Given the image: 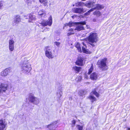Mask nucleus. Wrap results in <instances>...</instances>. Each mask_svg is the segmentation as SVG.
<instances>
[{
    "instance_id": "obj_45",
    "label": "nucleus",
    "mask_w": 130,
    "mask_h": 130,
    "mask_svg": "<svg viewBox=\"0 0 130 130\" xmlns=\"http://www.w3.org/2000/svg\"><path fill=\"white\" fill-rule=\"evenodd\" d=\"M74 17V16H72V18H73Z\"/></svg>"
},
{
    "instance_id": "obj_40",
    "label": "nucleus",
    "mask_w": 130,
    "mask_h": 130,
    "mask_svg": "<svg viewBox=\"0 0 130 130\" xmlns=\"http://www.w3.org/2000/svg\"><path fill=\"white\" fill-rule=\"evenodd\" d=\"M76 123V121L75 120H73L72 121V123L73 124H74H74Z\"/></svg>"
},
{
    "instance_id": "obj_12",
    "label": "nucleus",
    "mask_w": 130,
    "mask_h": 130,
    "mask_svg": "<svg viewBox=\"0 0 130 130\" xmlns=\"http://www.w3.org/2000/svg\"><path fill=\"white\" fill-rule=\"evenodd\" d=\"M73 12L78 13H81L83 11V8H74L72 9Z\"/></svg>"
},
{
    "instance_id": "obj_28",
    "label": "nucleus",
    "mask_w": 130,
    "mask_h": 130,
    "mask_svg": "<svg viewBox=\"0 0 130 130\" xmlns=\"http://www.w3.org/2000/svg\"><path fill=\"white\" fill-rule=\"evenodd\" d=\"M40 2L43 3L45 6H46L47 1V0H39Z\"/></svg>"
},
{
    "instance_id": "obj_26",
    "label": "nucleus",
    "mask_w": 130,
    "mask_h": 130,
    "mask_svg": "<svg viewBox=\"0 0 130 130\" xmlns=\"http://www.w3.org/2000/svg\"><path fill=\"white\" fill-rule=\"evenodd\" d=\"M89 99L91 100V102L92 103L96 100V98L94 97L92 95L90 96L89 97Z\"/></svg>"
},
{
    "instance_id": "obj_37",
    "label": "nucleus",
    "mask_w": 130,
    "mask_h": 130,
    "mask_svg": "<svg viewBox=\"0 0 130 130\" xmlns=\"http://www.w3.org/2000/svg\"><path fill=\"white\" fill-rule=\"evenodd\" d=\"M55 44L57 46H59L60 44V43L59 42H55Z\"/></svg>"
},
{
    "instance_id": "obj_24",
    "label": "nucleus",
    "mask_w": 130,
    "mask_h": 130,
    "mask_svg": "<svg viewBox=\"0 0 130 130\" xmlns=\"http://www.w3.org/2000/svg\"><path fill=\"white\" fill-rule=\"evenodd\" d=\"M73 68L74 70L77 73H78L80 71L81 68L80 67L75 66L73 67Z\"/></svg>"
},
{
    "instance_id": "obj_36",
    "label": "nucleus",
    "mask_w": 130,
    "mask_h": 130,
    "mask_svg": "<svg viewBox=\"0 0 130 130\" xmlns=\"http://www.w3.org/2000/svg\"><path fill=\"white\" fill-rule=\"evenodd\" d=\"M94 10V8H92L91 9H90L87 12H86L85 13V14H87L89 15V14L91 12H92V11H93Z\"/></svg>"
},
{
    "instance_id": "obj_14",
    "label": "nucleus",
    "mask_w": 130,
    "mask_h": 130,
    "mask_svg": "<svg viewBox=\"0 0 130 130\" xmlns=\"http://www.w3.org/2000/svg\"><path fill=\"white\" fill-rule=\"evenodd\" d=\"M90 79L92 80H96L98 78V75L95 72L92 73L90 76Z\"/></svg>"
},
{
    "instance_id": "obj_5",
    "label": "nucleus",
    "mask_w": 130,
    "mask_h": 130,
    "mask_svg": "<svg viewBox=\"0 0 130 130\" xmlns=\"http://www.w3.org/2000/svg\"><path fill=\"white\" fill-rule=\"evenodd\" d=\"M29 101L34 104L37 105L39 102V100L37 98L35 97L32 94H30L29 95Z\"/></svg>"
},
{
    "instance_id": "obj_42",
    "label": "nucleus",
    "mask_w": 130,
    "mask_h": 130,
    "mask_svg": "<svg viewBox=\"0 0 130 130\" xmlns=\"http://www.w3.org/2000/svg\"><path fill=\"white\" fill-rule=\"evenodd\" d=\"M3 6V4L2 3H0V9H1Z\"/></svg>"
},
{
    "instance_id": "obj_39",
    "label": "nucleus",
    "mask_w": 130,
    "mask_h": 130,
    "mask_svg": "<svg viewBox=\"0 0 130 130\" xmlns=\"http://www.w3.org/2000/svg\"><path fill=\"white\" fill-rule=\"evenodd\" d=\"M84 77L86 79H87L88 78V77L87 75V74H85L84 75Z\"/></svg>"
},
{
    "instance_id": "obj_32",
    "label": "nucleus",
    "mask_w": 130,
    "mask_h": 130,
    "mask_svg": "<svg viewBox=\"0 0 130 130\" xmlns=\"http://www.w3.org/2000/svg\"><path fill=\"white\" fill-rule=\"evenodd\" d=\"M76 127L77 129L79 130H83V126H80L79 125H77L76 126Z\"/></svg>"
},
{
    "instance_id": "obj_4",
    "label": "nucleus",
    "mask_w": 130,
    "mask_h": 130,
    "mask_svg": "<svg viewBox=\"0 0 130 130\" xmlns=\"http://www.w3.org/2000/svg\"><path fill=\"white\" fill-rule=\"evenodd\" d=\"M44 51H45V54L46 56L49 58L52 59L54 57L51 49L48 46H46L44 49Z\"/></svg>"
},
{
    "instance_id": "obj_9",
    "label": "nucleus",
    "mask_w": 130,
    "mask_h": 130,
    "mask_svg": "<svg viewBox=\"0 0 130 130\" xmlns=\"http://www.w3.org/2000/svg\"><path fill=\"white\" fill-rule=\"evenodd\" d=\"M7 86L4 84L0 83V95L3 92H5L7 89Z\"/></svg>"
},
{
    "instance_id": "obj_2",
    "label": "nucleus",
    "mask_w": 130,
    "mask_h": 130,
    "mask_svg": "<svg viewBox=\"0 0 130 130\" xmlns=\"http://www.w3.org/2000/svg\"><path fill=\"white\" fill-rule=\"evenodd\" d=\"M89 41L92 43L96 42L97 41V35L96 33H91L89 37ZM89 44L92 46H94L95 45L93 43H89Z\"/></svg>"
},
{
    "instance_id": "obj_43",
    "label": "nucleus",
    "mask_w": 130,
    "mask_h": 130,
    "mask_svg": "<svg viewBox=\"0 0 130 130\" xmlns=\"http://www.w3.org/2000/svg\"><path fill=\"white\" fill-rule=\"evenodd\" d=\"M73 29H71L69 30L70 31H73Z\"/></svg>"
},
{
    "instance_id": "obj_29",
    "label": "nucleus",
    "mask_w": 130,
    "mask_h": 130,
    "mask_svg": "<svg viewBox=\"0 0 130 130\" xmlns=\"http://www.w3.org/2000/svg\"><path fill=\"white\" fill-rule=\"evenodd\" d=\"M94 94L97 97H98L99 96V94L95 90L92 91L91 93V94Z\"/></svg>"
},
{
    "instance_id": "obj_30",
    "label": "nucleus",
    "mask_w": 130,
    "mask_h": 130,
    "mask_svg": "<svg viewBox=\"0 0 130 130\" xmlns=\"http://www.w3.org/2000/svg\"><path fill=\"white\" fill-rule=\"evenodd\" d=\"M93 67L92 66H92L90 68L89 70V71L88 73V74H90L93 71Z\"/></svg>"
},
{
    "instance_id": "obj_22",
    "label": "nucleus",
    "mask_w": 130,
    "mask_h": 130,
    "mask_svg": "<svg viewBox=\"0 0 130 130\" xmlns=\"http://www.w3.org/2000/svg\"><path fill=\"white\" fill-rule=\"evenodd\" d=\"M76 23H73L72 22H70L68 23H67L64 25V26H69V27H71L76 24Z\"/></svg>"
},
{
    "instance_id": "obj_35",
    "label": "nucleus",
    "mask_w": 130,
    "mask_h": 130,
    "mask_svg": "<svg viewBox=\"0 0 130 130\" xmlns=\"http://www.w3.org/2000/svg\"><path fill=\"white\" fill-rule=\"evenodd\" d=\"M26 3L28 6H30L31 3V0H26Z\"/></svg>"
},
{
    "instance_id": "obj_19",
    "label": "nucleus",
    "mask_w": 130,
    "mask_h": 130,
    "mask_svg": "<svg viewBox=\"0 0 130 130\" xmlns=\"http://www.w3.org/2000/svg\"><path fill=\"white\" fill-rule=\"evenodd\" d=\"M6 126V125L4 123L3 121L0 120V130H4Z\"/></svg>"
},
{
    "instance_id": "obj_38",
    "label": "nucleus",
    "mask_w": 130,
    "mask_h": 130,
    "mask_svg": "<svg viewBox=\"0 0 130 130\" xmlns=\"http://www.w3.org/2000/svg\"><path fill=\"white\" fill-rule=\"evenodd\" d=\"M74 34V33L73 32H68L67 34V35L68 36H69L70 35Z\"/></svg>"
},
{
    "instance_id": "obj_31",
    "label": "nucleus",
    "mask_w": 130,
    "mask_h": 130,
    "mask_svg": "<svg viewBox=\"0 0 130 130\" xmlns=\"http://www.w3.org/2000/svg\"><path fill=\"white\" fill-rule=\"evenodd\" d=\"M62 94V91L60 90L59 91L57 92V95L59 97H60Z\"/></svg>"
},
{
    "instance_id": "obj_16",
    "label": "nucleus",
    "mask_w": 130,
    "mask_h": 130,
    "mask_svg": "<svg viewBox=\"0 0 130 130\" xmlns=\"http://www.w3.org/2000/svg\"><path fill=\"white\" fill-rule=\"evenodd\" d=\"M9 72L10 70L9 69H6L1 72V75L3 76H6L8 75Z\"/></svg>"
},
{
    "instance_id": "obj_50",
    "label": "nucleus",
    "mask_w": 130,
    "mask_h": 130,
    "mask_svg": "<svg viewBox=\"0 0 130 130\" xmlns=\"http://www.w3.org/2000/svg\"><path fill=\"white\" fill-rule=\"evenodd\" d=\"M73 6H74V5H73Z\"/></svg>"
},
{
    "instance_id": "obj_13",
    "label": "nucleus",
    "mask_w": 130,
    "mask_h": 130,
    "mask_svg": "<svg viewBox=\"0 0 130 130\" xmlns=\"http://www.w3.org/2000/svg\"><path fill=\"white\" fill-rule=\"evenodd\" d=\"M21 21L20 17L19 15L16 16L14 18L13 24L17 25Z\"/></svg>"
},
{
    "instance_id": "obj_49",
    "label": "nucleus",
    "mask_w": 130,
    "mask_h": 130,
    "mask_svg": "<svg viewBox=\"0 0 130 130\" xmlns=\"http://www.w3.org/2000/svg\"><path fill=\"white\" fill-rule=\"evenodd\" d=\"M70 98L69 99H71V98Z\"/></svg>"
},
{
    "instance_id": "obj_3",
    "label": "nucleus",
    "mask_w": 130,
    "mask_h": 130,
    "mask_svg": "<svg viewBox=\"0 0 130 130\" xmlns=\"http://www.w3.org/2000/svg\"><path fill=\"white\" fill-rule=\"evenodd\" d=\"M31 65L27 62H24L22 65L21 69L22 71L24 73L29 72L31 71Z\"/></svg>"
},
{
    "instance_id": "obj_47",
    "label": "nucleus",
    "mask_w": 130,
    "mask_h": 130,
    "mask_svg": "<svg viewBox=\"0 0 130 130\" xmlns=\"http://www.w3.org/2000/svg\"><path fill=\"white\" fill-rule=\"evenodd\" d=\"M128 129L129 130H130V128H128Z\"/></svg>"
},
{
    "instance_id": "obj_51",
    "label": "nucleus",
    "mask_w": 130,
    "mask_h": 130,
    "mask_svg": "<svg viewBox=\"0 0 130 130\" xmlns=\"http://www.w3.org/2000/svg\"><path fill=\"white\" fill-rule=\"evenodd\" d=\"M83 45L84 46H84V45ZM81 46H82H82H82V45H81Z\"/></svg>"
},
{
    "instance_id": "obj_46",
    "label": "nucleus",
    "mask_w": 130,
    "mask_h": 130,
    "mask_svg": "<svg viewBox=\"0 0 130 130\" xmlns=\"http://www.w3.org/2000/svg\"><path fill=\"white\" fill-rule=\"evenodd\" d=\"M38 26H39V27H40V25H39V24H38Z\"/></svg>"
},
{
    "instance_id": "obj_18",
    "label": "nucleus",
    "mask_w": 130,
    "mask_h": 130,
    "mask_svg": "<svg viewBox=\"0 0 130 130\" xmlns=\"http://www.w3.org/2000/svg\"><path fill=\"white\" fill-rule=\"evenodd\" d=\"M95 7L94 8L95 10H100L101 9H103L104 8V6L103 5H101L100 4H96L95 5Z\"/></svg>"
},
{
    "instance_id": "obj_10",
    "label": "nucleus",
    "mask_w": 130,
    "mask_h": 130,
    "mask_svg": "<svg viewBox=\"0 0 130 130\" xmlns=\"http://www.w3.org/2000/svg\"><path fill=\"white\" fill-rule=\"evenodd\" d=\"M9 49L11 51H12L14 50V42L12 39L10 40L9 41Z\"/></svg>"
},
{
    "instance_id": "obj_48",
    "label": "nucleus",
    "mask_w": 130,
    "mask_h": 130,
    "mask_svg": "<svg viewBox=\"0 0 130 130\" xmlns=\"http://www.w3.org/2000/svg\"><path fill=\"white\" fill-rule=\"evenodd\" d=\"M70 98L69 99H71V98Z\"/></svg>"
},
{
    "instance_id": "obj_15",
    "label": "nucleus",
    "mask_w": 130,
    "mask_h": 130,
    "mask_svg": "<svg viewBox=\"0 0 130 130\" xmlns=\"http://www.w3.org/2000/svg\"><path fill=\"white\" fill-rule=\"evenodd\" d=\"M57 123V121H56L52 124L48 125L47 127L50 129H51L53 128H55L57 127L56 124Z\"/></svg>"
},
{
    "instance_id": "obj_6",
    "label": "nucleus",
    "mask_w": 130,
    "mask_h": 130,
    "mask_svg": "<svg viewBox=\"0 0 130 130\" xmlns=\"http://www.w3.org/2000/svg\"><path fill=\"white\" fill-rule=\"evenodd\" d=\"M52 24V18L48 19L47 21L43 20L41 23H39L42 26L44 27L48 25L49 26L51 25Z\"/></svg>"
},
{
    "instance_id": "obj_52",
    "label": "nucleus",
    "mask_w": 130,
    "mask_h": 130,
    "mask_svg": "<svg viewBox=\"0 0 130 130\" xmlns=\"http://www.w3.org/2000/svg\"><path fill=\"white\" fill-rule=\"evenodd\" d=\"M72 98H71V100Z\"/></svg>"
},
{
    "instance_id": "obj_27",
    "label": "nucleus",
    "mask_w": 130,
    "mask_h": 130,
    "mask_svg": "<svg viewBox=\"0 0 130 130\" xmlns=\"http://www.w3.org/2000/svg\"><path fill=\"white\" fill-rule=\"evenodd\" d=\"M93 14L96 15L98 17H99L101 15L100 12L98 10H96L94 12Z\"/></svg>"
},
{
    "instance_id": "obj_1",
    "label": "nucleus",
    "mask_w": 130,
    "mask_h": 130,
    "mask_svg": "<svg viewBox=\"0 0 130 130\" xmlns=\"http://www.w3.org/2000/svg\"><path fill=\"white\" fill-rule=\"evenodd\" d=\"M107 59L106 58L99 60L97 63L98 67L103 70H106L107 69H106L105 68L107 66Z\"/></svg>"
},
{
    "instance_id": "obj_21",
    "label": "nucleus",
    "mask_w": 130,
    "mask_h": 130,
    "mask_svg": "<svg viewBox=\"0 0 130 130\" xmlns=\"http://www.w3.org/2000/svg\"><path fill=\"white\" fill-rule=\"evenodd\" d=\"M75 5L76 6L78 7L80 6L82 7L85 6V3L82 2H81L76 3L75 4Z\"/></svg>"
},
{
    "instance_id": "obj_23",
    "label": "nucleus",
    "mask_w": 130,
    "mask_h": 130,
    "mask_svg": "<svg viewBox=\"0 0 130 130\" xmlns=\"http://www.w3.org/2000/svg\"><path fill=\"white\" fill-rule=\"evenodd\" d=\"M75 47L77 48L79 52H82V51L81 47L80 46V44L79 43H77L76 44V45Z\"/></svg>"
},
{
    "instance_id": "obj_7",
    "label": "nucleus",
    "mask_w": 130,
    "mask_h": 130,
    "mask_svg": "<svg viewBox=\"0 0 130 130\" xmlns=\"http://www.w3.org/2000/svg\"><path fill=\"white\" fill-rule=\"evenodd\" d=\"M76 24L77 26L75 29V30H77L78 31H80L81 30L84 29L83 25L86 24L85 22L84 21L76 23Z\"/></svg>"
},
{
    "instance_id": "obj_25",
    "label": "nucleus",
    "mask_w": 130,
    "mask_h": 130,
    "mask_svg": "<svg viewBox=\"0 0 130 130\" xmlns=\"http://www.w3.org/2000/svg\"><path fill=\"white\" fill-rule=\"evenodd\" d=\"M38 14L41 15V17H44L46 16V14L44 11L40 10L38 12Z\"/></svg>"
},
{
    "instance_id": "obj_44",
    "label": "nucleus",
    "mask_w": 130,
    "mask_h": 130,
    "mask_svg": "<svg viewBox=\"0 0 130 130\" xmlns=\"http://www.w3.org/2000/svg\"><path fill=\"white\" fill-rule=\"evenodd\" d=\"M86 26L87 27V28H88V25H86Z\"/></svg>"
},
{
    "instance_id": "obj_11",
    "label": "nucleus",
    "mask_w": 130,
    "mask_h": 130,
    "mask_svg": "<svg viewBox=\"0 0 130 130\" xmlns=\"http://www.w3.org/2000/svg\"><path fill=\"white\" fill-rule=\"evenodd\" d=\"M82 44L84 46H82V50L83 52L86 54H90L91 52L88 49H87V47L86 45L85 44L84 42H83Z\"/></svg>"
},
{
    "instance_id": "obj_34",
    "label": "nucleus",
    "mask_w": 130,
    "mask_h": 130,
    "mask_svg": "<svg viewBox=\"0 0 130 130\" xmlns=\"http://www.w3.org/2000/svg\"><path fill=\"white\" fill-rule=\"evenodd\" d=\"M82 78V77L81 76H78L77 77L76 79V80L78 82V81H80L81 80Z\"/></svg>"
},
{
    "instance_id": "obj_20",
    "label": "nucleus",
    "mask_w": 130,
    "mask_h": 130,
    "mask_svg": "<svg viewBox=\"0 0 130 130\" xmlns=\"http://www.w3.org/2000/svg\"><path fill=\"white\" fill-rule=\"evenodd\" d=\"M29 18L30 19V20H29V22H32L31 21L35 20L36 19L35 16L31 13L29 15Z\"/></svg>"
},
{
    "instance_id": "obj_17",
    "label": "nucleus",
    "mask_w": 130,
    "mask_h": 130,
    "mask_svg": "<svg viewBox=\"0 0 130 130\" xmlns=\"http://www.w3.org/2000/svg\"><path fill=\"white\" fill-rule=\"evenodd\" d=\"M94 3V2H87L86 3H85V6H86L88 7H93L94 6L93 5V4Z\"/></svg>"
},
{
    "instance_id": "obj_8",
    "label": "nucleus",
    "mask_w": 130,
    "mask_h": 130,
    "mask_svg": "<svg viewBox=\"0 0 130 130\" xmlns=\"http://www.w3.org/2000/svg\"><path fill=\"white\" fill-rule=\"evenodd\" d=\"M84 58L81 57H78L77 61L76 62V64L77 65L82 66L84 64Z\"/></svg>"
},
{
    "instance_id": "obj_41",
    "label": "nucleus",
    "mask_w": 130,
    "mask_h": 130,
    "mask_svg": "<svg viewBox=\"0 0 130 130\" xmlns=\"http://www.w3.org/2000/svg\"><path fill=\"white\" fill-rule=\"evenodd\" d=\"M86 130H93L90 128H86Z\"/></svg>"
},
{
    "instance_id": "obj_33",
    "label": "nucleus",
    "mask_w": 130,
    "mask_h": 130,
    "mask_svg": "<svg viewBox=\"0 0 130 130\" xmlns=\"http://www.w3.org/2000/svg\"><path fill=\"white\" fill-rule=\"evenodd\" d=\"M79 94L80 96H83L84 95V91L82 90L80 91L79 92Z\"/></svg>"
}]
</instances>
